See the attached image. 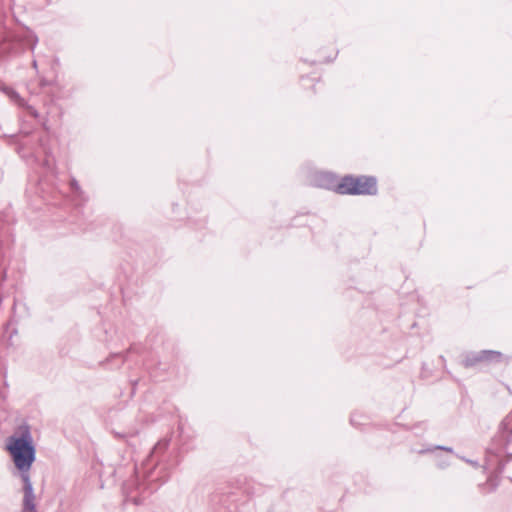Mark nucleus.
Returning a JSON list of instances; mask_svg holds the SVG:
<instances>
[{"label":"nucleus","instance_id":"1","mask_svg":"<svg viewBox=\"0 0 512 512\" xmlns=\"http://www.w3.org/2000/svg\"><path fill=\"white\" fill-rule=\"evenodd\" d=\"M7 449L21 475H29V470L35 461L36 450L28 426L20 427V435H12L8 438Z\"/></svg>","mask_w":512,"mask_h":512},{"label":"nucleus","instance_id":"2","mask_svg":"<svg viewBox=\"0 0 512 512\" xmlns=\"http://www.w3.org/2000/svg\"><path fill=\"white\" fill-rule=\"evenodd\" d=\"M335 191L342 195H376L377 179L374 176L346 175L337 183Z\"/></svg>","mask_w":512,"mask_h":512},{"label":"nucleus","instance_id":"3","mask_svg":"<svg viewBox=\"0 0 512 512\" xmlns=\"http://www.w3.org/2000/svg\"><path fill=\"white\" fill-rule=\"evenodd\" d=\"M503 355L494 350H482L478 352L467 353L463 360L462 365L465 368H473L479 366H487L492 363H499L502 360Z\"/></svg>","mask_w":512,"mask_h":512},{"label":"nucleus","instance_id":"4","mask_svg":"<svg viewBox=\"0 0 512 512\" xmlns=\"http://www.w3.org/2000/svg\"><path fill=\"white\" fill-rule=\"evenodd\" d=\"M512 420L507 416L501 423L499 433L494 438L493 447L490 448L491 452H493L497 457H502L503 454L507 453V446L510 442V438L512 435Z\"/></svg>","mask_w":512,"mask_h":512},{"label":"nucleus","instance_id":"5","mask_svg":"<svg viewBox=\"0 0 512 512\" xmlns=\"http://www.w3.org/2000/svg\"><path fill=\"white\" fill-rule=\"evenodd\" d=\"M23 482V504L21 512H36L35 494L29 475H21Z\"/></svg>","mask_w":512,"mask_h":512},{"label":"nucleus","instance_id":"6","mask_svg":"<svg viewBox=\"0 0 512 512\" xmlns=\"http://www.w3.org/2000/svg\"><path fill=\"white\" fill-rule=\"evenodd\" d=\"M71 186H72V188H73L74 190H78V189H79V185H78V183H77V181H76V180H72V181H71Z\"/></svg>","mask_w":512,"mask_h":512},{"label":"nucleus","instance_id":"7","mask_svg":"<svg viewBox=\"0 0 512 512\" xmlns=\"http://www.w3.org/2000/svg\"><path fill=\"white\" fill-rule=\"evenodd\" d=\"M437 448H438V449H441V450L448 451V452H451V451H452V449H451V448H449V447L439 446V447H437Z\"/></svg>","mask_w":512,"mask_h":512},{"label":"nucleus","instance_id":"8","mask_svg":"<svg viewBox=\"0 0 512 512\" xmlns=\"http://www.w3.org/2000/svg\"><path fill=\"white\" fill-rule=\"evenodd\" d=\"M32 66H33V68L37 69V61H36V60H34V61L32 62Z\"/></svg>","mask_w":512,"mask_h":512},{"label":"nucleus","instance_id":"9","mask_svg":"<svg viewBox=\"0 0 512 512\" xmlns=\"http://www.w3.org/2000/svg\"><path fill=\"white\" fill-rule=\"evenodd\" d=\"M32 114H33L35 117H37V113H36V111H33V112H32Z\"/></svg>","mask_w":512,"mask_h":512}]
</instances>
